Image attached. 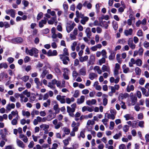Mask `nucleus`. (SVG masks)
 I'll return each mask as SVG.
<instances>
[{"label": "nucleus", "instance_id": "1", "mask_svg": "<svg viewBox=\"0 0 149 149\" xmlns=\"http://www.w3.org/2000/svg\"><path fill=\"white\" fill-rule=\"evenodd\" d=\"M25 52L27 54L31 56H33L34 54V56L37 57L38 56V51L35 48L33 47L31 49L29 50L28 48L26 47L25 49Z\"/></svg>", "mask_w": 149, "mask_h": 149}, {"label": "nucleus", "instance_id": "2", "mask_svg": "<svg viewBox=\"0 0 149 149\" xmlns=\"http://www.w3.org/2000/svg\"><path fill=\"white\" fill-rule=\"evenodd\" d=\"M59 56L60 59L63 61V63L65 65L68 64V62L70 61L69 58L67 56H64L62 54L60 55Z\"/></svg>", "mask_w": 149, "mask_h": 149}, {"label": "nucleus", "instance_id": "3", "mask_svg": "<svg viewBox=\"0 0 149 149\" xmlns=\"http://www.w3.org/2000/svg\"><path fill=\"white\" fill-rule=\"evenodd\" d=\"M53 123L55 125L54 127L56 129H59L63 125V124L61 122L58 123V120L57 119H55L53 120Z\"/></svg>", "mask_w": 149, "mask_h": 149}, {"label": "nucleus", "instance_id": "4", "mask_svg": "<svg viewBox=\"0 0 149 149\" xmlns=\"http://www.w3.org/2000/svg\"><path fill=\"white\" fill-rule=\"evenodd\" d=\"M11 41L13 43H21L23 42V40L21 37H17L12 39Z\"/></svg>", "mask_w": 149, "mask_h": 149}, {"label": "nucleus", "instance_id": "5", "mask_svg": "<svg viewBox=\"0 0 149 149\" xmlns=\"http://www.w3.org/2000/svg\"><path fill=\"white\" fill-rule=\"evenodd\" d=\"M56 114L55 113H51L47 116V121H50L54 118L56 116Z\"/></svg>", "mask_w": 149, "mask_h": 149}, {"label": "nucleus", "instance_id": "6", "mask_svg": "<svg viewBox=\"0 0 149 149\" xmlns=\"http://www.w3.org/2000/svg\"><path fill=\"white\" fill-rule=\"evenodd\" d=\"M57 100L59 101L62 104H64L65 102V100L64 98H62V96L60 95H58L56 97Z\"/></svg>", "mask_w": 149, "mask_h": 149}, {"label": "nucleus", "instance_id": "7", "mask_svg": "<svg viewBox=\"0 0 149 149\" xmlns=\"http://www.w3.org/2000/svg\"><path fill=\"white\" fill-rule=\"evenodd\" d=\"M16 142L17 144L19 147L22 148H24V144L23 142L22 141L18 139H17Z\"/></svg>", "mask_w": 149, "mask_h": 149}, {"label": "nucleus", "instance_id": "8", "mask_svg": "<svg viewBox=\"0 0 149 149\" xmlns=\"http://www.w3.org/2000/svg\"><path fill=\"white\" fill-rule=\"evenodd\" d=\"M85 100V97L84 96H81L80 98L77 99V103L78 104H81L84 102Z\"/></svg>", "mask_w": 149, "mask_h": 149}, {"label": "nucleus", "instance_id": "9", "mask_svg": "<svg viewBox=\"0 0 149 149\" xmlns=\"http://www.w3.org/2000/svg\"><path fill=\"white\" fill-rule=\"evenodd\" d=\"M75 25V24H72L71 25L66 27V30L68 33H70L73 30L74 26Z\"/></svg>", "mask_w": 149, "mask_h": 149}, {"label": "nucleus", "instance_id": "10", "mask_svg": "<svg viewBox=\"0 0 149 149\" xmlns=\"http://www.w3.org/2000/svg\"><path fill=\"white\" fill-rule=\"evenodd\" d=\"M85 33H86V36L89 38H90L91 36V29L90 28H87L85 31Z\"/></svg>", "mask_w": 149, "mask_h": 149}, {"label": "nucleus", "instance_id": "11", "mask_svg": "<svg viewBox=\"0 0 149 149\" xmlns=\"http://www.w3.org/2000/svg\"><path fill=\"white\" fill-rule=\"evenodd\" d=\"M102 69L103 72H107L109 73L110 72V69L109 67L105 65H103Z\"/></svg>", "mask_w": 149, "mask_h": 149}, {"label": "nucleus", "instance_id": "12", "mask_svg": "<svg viewBox=\"0 0 149 149\" xmlns=\"http://www.w3.org/2000/svg\"><path fill=\"white\" fill-rule=\"evenodd\" d=\"M96 101L95 99H92L91 100H88L86 102V104L89 106L94 104L96 103Z\"/></svg>", "mask_w": 149, "mask_h": 149}, {"label": "nucleus", "instance_id": "13", "mask_svg": "<svg viewBox=\"0 0 149 149\" xmlns=\"http://www.w3.org/2000/svg\"><path fill=\"white\" fill-rule=\"evenodd\" d=\"M15 107V105L13 103H12L11 104H8L6 107V109L9 111H10L11 109L14 108Z\"/></svg>", "mask_w": 149, "mask_h": 149}, {"label": "nucleus", "instance_id": "14", "mask_svg": "<svg viewBox=\"0 0 149 149\" xmlns=\"http://www.w3.org/2000/svg\"><path fill=\"white\" fill-rule=\"evenodd\" d=\"M47 23V20L42 19L39 22V26L40 28H42L44 26V24H46Z\"/></svg>", "mask_w": 149, "mask_h": 149}, {"label": "nucleus", "instance_id": "15", "mask_svg": "<svg viewBox=\"0 0 149 149\" xmlns=\"http://www.w3.org/2000/svg\"><path fill=\"white\" fill-rule=\"evenodd\" d=\"M132 29H130L128 30H126L124 31V33L125 36H127L128 35H132Z\"/></svg>", "mask_w": 149, "mask_h": 149}, {"label": "nucleus", "instance_id": "16", "mask_svg": "<svg viewBox=\"0 0 149 149\" xmlns=\"http://www.w3.org/2000/svg\"><path fill=\"white\" fill-rule=\"evenodd\" d=\"M134 90V87L133 85H131L130 86L128 85L126 89L127 91L128 92H129L131 91H133Z\"/></svg>", "mask_w": 149, "mask_h": 149}, {"label": "nucleus", "instance_id": "17", "mask_svg": "<svg viewBox=\"0 0 149 149\" xmlns=\"http://www.w3.org/2000/svg\"><path fill=\"white\" fill-rule=\"evenodd\" d=\"M79 73L81 75L85 76L86 74V69L85 67L81 68L79 71Z\"/></svg>", "mask_w": 149, "mask_h": 149}, {"label": "nucleus", "instance_id": "18", "mask_svg": "<svg viewBox=\"0 0 149 149\" xmlns=\"http://www.w3.org/2000/svg\"><path fill=\"white\" fill-rule=\"evenodd\" d=\"M131 100L132 104L133 105H134L137 101V97L135 96H132L131 98H130Z\"/></svg>", "mask_w": 149, "mask_h": 149}, {"label": "nucleus", "instance_id": "19", "mask_svg": "<svg viewBox=\"0 0 149 149\" xmlns=\"http://www.w3.org/2000/svg\"><path fill=\"white\" fill-rule=\"evenodd\" d=\"M53 109L55 111V113L56 114L59 113L60 111V109L58 107V105L56 104L54 105L53 107Z\"/></svg>", "mask_w": 149, "mask_h": 149}, {"label": "nucleus", "instance_id": "20", "mask_svg": "<svg viewBox=\"0 0 149 149\" xmlns=\"http://www.w3.org/2000/svg\"><path fill=\"white\" fill-rule=\"evenodd\" d=\"M110 52L111 54L109 56V59L110 60H113L115 58L116 53L114 52H111V51Z\"/></svg>", "mask_w": 149, "mask_h": 149}, {"label": "nucleus", "instance_id": "21", "mask_svg": "<svg viewBox=\"0 0 149 149\" xmlns=\"http://www.w3.org/2000/svg\"><path fill=\"white\" fill-rule=\"evenodd\" d=\"M97 76L96 74L93 72H91L90 74L89 77L90 79L93 80L95 77H97Z\"/></svg>", "mask_w": 149, "mask_h": 149}, {"label": "nucleus", "instance_id": "22", "mask_svg": "<svg viewBox=\"0 0 149 149\" xmlns=\"http://www.w3.org/2000/svg\"><path fill=\"white\" fill-rule=\"evenodd\" d=\"M89 19V18L86 16L84 18L81 20V23L83 24L84 25L85 24L86 22L88 21Z\"/></svg>", "mask_w": 149, "mask_h": 149}, {"label": "nucleus", "instance_id": "23", "mask_svg": "<svg viewBox=\"0 0 149 149\" xmlns=\"http://www.w3.org/2000/svg\"><path fill=\"white\" fill-rule=\"evenodd\" d=\"M93 69L95 71H97V73L99 74H101L102 73V71L100 69V67L99 66H95L93 68Z\"/></svg>", "mask_w": 149, "mask_h": 149}, {"label": "nucleus", "instance_id": "24", "mask_svg": "<svg viewBox=\"0 0 149 149\" xmlns=\"http://www.w3.org/2000/svg\"><path fill=\"white\" fill-rule=\"evenodd\" d=\"M63 7L65 13L67 14L68 13V6L67 4L64 2L63 4Z\"/></svg>", "mask_w": 149, "mask_h": 149}, {"label": "nucleus", "instance_id": "25", "mask_svg": "<svg viewBox=\"0 0 149 149\" xmlns=\"http://www.w3.org/2000/svg\"><path fill=\"white\" fill-rule=\"evenodd\" d=\"M22 114L23 116H26L28 118L31 115V114L29 111H25L24 110L22 111Z\"/></svg>", "mask_w": 149, "mask_h": 149}, {"label": "nucleus", "instance_id": "26", "mask_svg": "<svg viewBox=\"0 0 149 149\" xmlns=\"http://www.w3.org/2000/svg\"><path fill=\"white\" fill-rule=\"evenodd\" d=\"M75 109L71 108L70 107L68 106L67 107V112L70 113H73L75 111Z\"/></svg>", "mask_w": 149, "mask_h": 149}, {"label": "nucleus", "instance_id": "27", "mask_svg": "<svg viewBox=\"0 0 149 149\" xmlns=\"http://www.w3.org/2000/svg\"><path fill=\"white\" fill-rule=\"evenodd\" d=\"M85 132V130L84 129L80 132L79 136H78V138L80 139V138L81 137H82L83 138H84L85 137L84 135Z\"/></svg>", "mask_w": 149, "mask_h": 149}, {"label": "nucleus", "instance_id": "28", "mask_svg": "<svg viewBox=\"0 0 149 149\" xmlns=\"http://www.w3.org/2000/svg\"><path fill=\"white\" fill-rule=\"evenodd\" d=\"M106 114L107 115V118L108 119L111 118L112 120H114L115 118V115L112 114H108L106 113L105 115V117L106 116Z\"/></svg>", "mask_w": 149, "mask_h": 149}, {"label": "nucleus", "instance_id": "29", "mask_svg": "<svg viewBox=\"0 0 149 149\" xmlns=\"http://www.w3.org/2000/svg\"><path fill=\"white\" fill-rule=\"evenodd\" d=\"M34 82L36 85H40L41 86L42 85V83L41 82H40L39 79L38 78H36L34 79Z\"/></svg>", "mask_w": 149, "mask_h": 149}, {"label": "nucleus", "instance_id": "30", "mask_svg": "<svg viewBox=\"0 0 149 149\" xmlns=\"http://www.w3.org/2000/svg\"><path fill=\"white\" fill-rule=\"evenodd\" d=\"M8 67V65L6 63H3L0 64V68H4L5 69H6Z\"/></svg>", "mask_w": 149, "mask_h": 149}, {"label": "nucleus", "instance_id": "31", "mask_svg": "<svg viewBox=\"0 0 149 149\" xmlns=\"http://www.w3.org/2000/svg\"><path fill=\"white\" fill-rule=\"evenodd\" d=\"M142 63V61L139 58L136 61V64L138 66H141Z\"/></svg>", "mask_w": 149, "mask_h": 149}, {"label": "nucleus", "instance_id": "32", "mask_svg": "<svg viewBox=\"0 0 149 149\" xmlns=\"http://www.w3.org/2000/svg\"><path fill=\"white\" fill-rule=\"evenodd\" d=\"M101 54H102L103 57L105 58H107V56L106 55L107 52L105 49H103L102 50L101 52Z\"/></svg>", "mask_w": 149, "mask_h": 149}, {"label": "nucleus", "instance_id": "33", "mask_svg": "<svg viewBox=\"0 0 149 149\" xmlns=\"http://www.w3.org/2000/svg\"><path fill=\"white\" fill-rule=\"evenodd\" d=\"M122 135L121 132H119L118 134H116L113 136V138L116 139H117Z\"/></svg>", "mask_w": 149, "mask_h": 149}, {"label": "nucleus", "instance_id": "34", "mask_svg": "<svg viewBox=\"0 0 149 149\" xmlns=\"http://www.w3.org/2000/svg\"><path fill=\"white\" fill-rule=\"evenodd\" d=\"M32 95H33V96H31L30 97V100L29 101L30 102H31L35 101L36 98L35 94L33 93Z\"/></svg>", "mask_w": 149, "mask_h": 149}, {"label": "nucleus", "instance_id": "35", "mask_svg": "<svg viewBox=\"0 0 149 149\" xmlns=\"http://www.w3.org/2000/svg\"><path fill=\"white\" fill-rule=\"evenodd\" d=\"M136 74V75H140L141 74V70L138 67H136L135 69Z\"/></svg>", "mask_w": 149, "mask_h": 149}, {"label": "nucleus", "instance_id": "36", "mask_svg": "<svg viewBox=\"0 0 149 149\" xmlns=\"http://www.w3.org/2000/svg\"><path fill=\"white\" fill-rule=\"evenodd\" d=\"M47 73V71L46 70H43L42 74H41L40 77L43 79L45 77Z\"/></svg>", "mask_w": 149, "mask_h": 149}, {"label": "nucleus", "instance_id": "37", "mask_svg": "<svg viewBox=\"0 0 149 149\" xmlns=\"http://www.w3.org/2000/svg\"><path fill=\"white\" fill-rule=\"evenodd\" d=\"M89 61L92 62V63H93L95 61V56L93 54L91 55L90 56Z\"/></svg>", "mask_w": 149, "mask_h": 149}, {"label": "nucleus", "instance_id": "38", "mask_svg": "<svg viewBox=\"0 0 149 149\" xmlns=\"http://www.w3.org/2000/svg\"><path fill=\"white\" fill-rule=\"evenodd\" d=\"M105 58L102 57L99 60V65H101L103 63L105 62Z\"/></svg>", "mask_w": 149, "mask_h": 149}, {"label": "nucleus", "instance_id": "39", "mask_svg": "<svg viewBox=\"0 0 149 149\" xmlns=\"http://www.w3.org/2000/svg\"><path fill=\"white\" fill-rule=\"evenodd\" d=\"M137 35L139 37H141L143 36V33L141 29L139 30L137 32Z\"/></svg>", "mask_w": 149, "mask_h": 149}, {"label": "nucleus", "instance_id": "40", "mask_svg": "<svg viewBox=\"0 0 149 149\" xmlns=\"http://www.w3.org/2000/svg\"><path fill=\"white\" fill-rule=\"evenodd\" d=\"M15 10L14 9H11V10L10 12V16L11 17L13 18L15 17Z\"/></svg>", "mask_w": 149, "mask_h": 149}, {"label": "nucleus", "instance_id": "41", "mask_svg": "<svg viewBox=\"0 0 149 149\" xmlns=\"http://www.w3.org/2000/svg\"><path fill=\"white\" fill-rule=\"evenodd\" d=\"M63 129L64 130V131L65 132V134H68L70 132V130L67 128V127H64L63 128Z\"/></svg>", "mask_w": 149, "mask_h": 149}, {"label": "nucleus", "instance_id": "42", "mask_svg": "<svg viewBox=\"0 0 149 149\" xmlns=\"http://www.w3.org/2000/svg\"><path fill=\"white\" fill-rule=\"evenodd\" d=\"M63 74H69V70L67 68H64L63 69Z\"/></svg>", "mask_w": 149, "mask_h": 149}, {"label": "nucleus", "instance_id": "43", "mask_svg": "<svg viewBox=\"0 0 149 149\" xmlns=\"http://www.w3.org/2000/svg\"><path fill=\"white\" fill-rule=\"evenodd\" d=\"M77 43L76 42H74L71 46V49L72 50L74 51L75 50V47L77 45Z\"/></svg>", "mask_w": 149, "mask_h": 149}, {"label": "nucleus", "instance_id": "44", "mask_svg": "<svg viewBox=\"0 0 149 149\" xmlns=\"http://www.w3.org/2000/svg\"><path fill=\"white\" fill-rule=\"evenodd\" d=\"M130 127L129 126L125 125L123 127V130L125 132H127L129 130Z\"/></svg>", "mask_w": 149, "mask_h": 149}, {"label": "nucleus", "instance_id": "45", "mask_svg": "<svg viewBox=\"0 0 149 149\" xmlns=\"http://www.w3.org/2000/svg\"><path fill=\"white\" fill-rule=\"evenodd\" d=\"M29 77L28 76H25L21 78V79L24 81L26 82L29 79Z\"/></svg>", "mask_w": 149, "mask_h": 149}, {"label": "nucleus", "instance_id": "46", "mask_svg": "<svg viewBox=\"0 0 149 149\" xmlns=\"http://www.w3.org/2000/svg\"><path fill=\"white\" fill-rule=\"evenodd\" d=\"M78 75V73L75 71H73L72 72V76L74 78V79H75L77 75Z\"/></svg>", "mask_w": 149, "mask_h": 149}, {"label": "nucleus", "instance_id": "47", "mask_svg": "<svg viewBox=\"0 0 149 149\" xmlns=\"http://www.w3.org/2000/svg\"><path fill=\"white\" fill-rule=\"evenodd\" d=\"M125 42L126 41L124 39H119L118 40V41L117 43L124 44Z\"/></svg>", "mask_w": 149, "mask_h": 149}, {"label": "nucleus", "instance_id": "48", "mask_svg": "<svg viewBox=\"0 0 149 149\" xmlns=\"http://www.w3.org/2000/svg\"><path fill=\"white\" fill-rule=\"evenodd\" d=\"M7 60L9 63L11 64L13 62L14 60L13 58L10 57L8 58Z\"/></svg>", "mask_w": 149, "mask_h": 149}, {"label": "nucleus", "instance_id": "49", "mask_svg": "<svg viewBox=\"0 0 149 149\" xmlns=\"http://www.w3.org/2000/svg\"><path fill=\"white\" fill-rule=\"evenodd\" d=\"M63 55L64 56H65L69 55V53L68 52V50L66 48H65L63 49Z\"/></svg>", "mask_w": 149, "mask_h": 149}, {"label": "nucleus", "instance_id": "50", "mask_svg": "<svg viewBox=\"0 0 149 149\" xmlns=\"http://www.w3.org/2000/svg\"><path fill=\"white\" fill-rule=\"evenodd\" d=\"M101 22H102V24L103 25V26H104L105 29H107L108 26V25L107 24V22L105 21H104L102 22V21H101ZM100 22L101 21H100Z\"/></svg>", "mask_w": 149, "mask_h": 149}, {"label": "nucleus", "instance_id": "51", "mask_svg": "<svg viewBox=\"0 0 149 149\" xmlns=\"http://www.w3.org/2000/svg\"><path fill=\"white\" fill-rule=\"evenodd\" d=\"M43 16V13L40 12L37 15V19L38 20H40L42 17Z\"/></svg>", "mask_w": 149, "mask_h": 149}, {"label": "nucleus", "instance_id": "52", "mask_svg": "<svg viewBox=\"0 0 149 149\" xmlns=\"http://www.w3.org/2000/svg\"><path fill=\"white\" fill-rule=\"evenodd\" d=\"M48 86L54 90L55 88V86H54L51 82H49L48 84Z\"/></svg>", "mask_w": 149, "mask_h": 149}, {"label": "nucleus", "instance_id": "53", "mask_svg": "<svg viewBox=\"0 0 149 149\" xmlns=\"http://www.w3.org/2000/svg\"><path fill=\"white\" fill-rule=\"evenodd\" d=\"M145 81V79L143 78L140 79L139 80V84L141 85H143Z\"/></svg>", "mask_w": 149, "mask_h": 149}, {"label": "nucleus", "instance_id": "54", "mask_svg": "<svg viewBox=\"0 0 149 149\" xmlns=\"http://www.w3.org/2000/svg\"><path fill=\"white\" fill-rule=\"evenodd\" d=\"M79 92L78 90H76L74 92V93L73 95V97L75 98H77L79 96Z\"/></svg>", "mask_w": 149, "mask_h": 149}, {"label": "nucleus", "instance_id": "55", "mask_svg": "<svg viewBox=\"0 0 149 149\" xmlns=\"http://www.w3.org/2000/svg\"><path fill=\"white\" fill-rule=\"evenodd\" d=\"M144 121H140L138 125L141 127L143 128L144 127Z\"/></svg>", "mask_w": 149, "mask_h": 149}, {"label": "nucleus", "instance_id": "56", "mask_svg": "<svg viewBox=\"0 0 149 149\" xmlns=\"http://www.w3.org/2000/svg\"><path fill=\"white\" fill-rule=\"evenodd\" d=\"M54 70L55 72L58 74H60L61 73V70L57 67L54 68Z\"/></svg>", "mask_w": 149, "mask_h": 149}, {"label": "nucleus", "instance_id": "57", "mask_svg": "<svg viewBox=\"0 0 149 149\" xmlns=\"http://www.w3.org/2000/svg\"><path fill=\"white\" fill-rule=\"evenodd\" d=\"M63 141L64 144V146L66 147L69 144V142L67 139L63 140Z\"/></svg>", "mask_w": 149, "mask_h": 149}, {"label": "nucleus", "instance_id": "58", "mask_svg": "<svg viewBox=\"0 0 149 149\" xmlns=\"http://www.w3.org/2000/svg\"><path fill=\"white\" fill-rule=\"evenodd\" d=\"M22 3L24 4L25 7H26L29 5V2L25 0H23L22 1Z\"/></svg>", "mask_w": 149, "mask_h": 149}, {"label": "nucleus", "instance_id": "59", "mask_svg": "<svg viewBox=\"0 0 149 149\" xmlns=\"http://www.w3.org/2000/svg\"><path fill=\"white\" fill-rule=\"evenodd\" d=\"M56 86L57 87L60 88H62V86L61 85V81H57L56 84Z\"/></svg>", "mask_w": 149, "mask_h": 149}, {"label": "nucleus", "instance_id": "60", "mask_svg": "<svg viewBox=\"0 0 149 149\" xmlns=\"http://www.w3.org/2000/svg\"><path fill=\"white\" fill-rule=\"evenodd\" d=\"M143 46L145 48H147L149 47V42L145 41L143 43Z\"/></svg>", "mask_w": 149, "mask_h": 149}, {"label": "nucleus", "instance_id": "61", "mask_svg": "<svg viewBox=\"0 0 149 149\" xmlns=\"http://www.w3.org/2000/svg\"><path fill=\"white\" fill-rule=\"evenodd\" d=\"M13 125H16L17 124V121L16 119H13L11 122Z\"/></svg>", "mask_w": 149, "mask_h": 149}, {"label": "nucleus", "instance_id": "62", "mask_svg": "<svg viewBox=\"0 0 149 149\" xmlns=\"http://www.w3.org/2000/svg\"><path fill=\"white\" fill-rule=\"evenodd\" d=\"M49 31V30L48 28H46L42 30V32L43 34H47Z\"/></svg>", "mask_w": 149, "mask_h": 149}, {"label": "nucleus", "instance_id": "63", "mask_svg": "<svg viewBox=\"0 0 149 149\" xmlns=\"http://www.w3.org/2000/svg\"><path fill=\"white\" fill-rule=\"evenodd\" d=\"M79 145L77 143H74L72 145V148L74 149H77L78 148Z\"/></svg>", "mask_w": 149, "mask_h": 149}, {"label": "nucleus", "instance_id": "64", "mask_svg": "<svg viewBox=\"0 0 149 149\" xmlns=\"http://www.w3.org/2000/svg\"><path fill=\"white\" fill-rule=\"evenodd\" d=\"M43 66V64L40 63L39 62L38 64L36 65V68H41Z\"/></svg>", "mask_w": 149, "mask_h": 149}]
</instances>
